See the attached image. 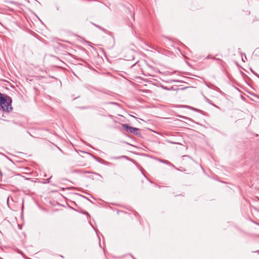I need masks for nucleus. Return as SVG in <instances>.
<instances>
[{"label":"nucleus","instance_id":"f257e3e1","mask_svg":"<svg viewBox=\"0 0 259 259\" xmlns=\"http://www.w3.org/2000/svg\"><path fill=\"white\" fill-rule=\"evenodd\" d=\"M11 103V101H8L4 97H0V105L4 111L10 112L12 110Z\"/></svg>","mask_w":259,"mask_h":259},{"label":"nucleus","instance_id":"f03ea898","mask_svg":"<svg viewBox=\"0 0 259 259\" xmlns=\"http://www.w3.org/2000/svg\"><path fill=\"white\" fill-rule=\"evenodd\" d=\"M122 127L127 131H128L130 133L134 134L136 135H138L139 134V129L136 127H134L132 126H129L127 124H123Z\"/></svg>","mask_w":259,"mask_h":259}]
</instances>
